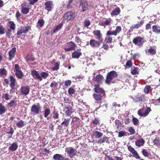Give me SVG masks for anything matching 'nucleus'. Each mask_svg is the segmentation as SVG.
Masks as SVG:
<instances>
[{"label": "nucleus", "instance_id": "57", "mask_svg": "<svg viewBox=\"0 0 160 160\" xmlns=\"http://www.w3.org/2000/svg\"><path fill=\"white\" fill-rule=\"evenodd\" d=\"M68 92L70 95L72 96V94L75 93V91L73 88H70L68 89Z\"/></svg>", "mask_w": 160, "mask_h": 160}, {"label": "nucleus", "instance_id": "48", "mask_svg": "<svg viewBox=\"0 0 160 160\" xmlns=\"http://www.w3.org/2000/svg\"><path fill=\"white\" fill-rule=\"evenodd\" d=\"M26 61L28 62H32L35 60V58L31 56H28L26 58Z\"/></svg>", "mask_w": 160, "mask_h": 160}, {"label": "nucleus", "instance_id": "23", "mask_svg": "<svg viewBox=\"0 0 160 160\" xmlns=\"http://www.w3.org/2000/svg\"><path fill=\"white\" fill-rule=\"evenodd\" d=\"M9 78L10 82V86L12 89L15 86L16 81V78L12 75L9 76Z\"/></svg>", "mask_w": 160, "mask_h": 160}, {"label": "nucleus", "instance_id": "13", "mask_svg": "<svg viewBox=\"0 0 160 160\" xmlns=\"http://www.w3.org/2000/svg\"><path fill=\"white\" fill-rule=\"evenodd\" d=\"M102 42V41H97L95 39H91L90 40L89 44L91 46L92 48H98Z\"/></svg>", "mask_w": 160, "mask_h": 160}, {"label": "nucleus", "instance_id": "44", "mask_svg": "<svg viewBox=\"0 0 160 160\" xmlns=\"http://www.w3.org/2000/svg\"><path fill=\"white\" fill-rule=\"evenodd\" d=\"M151 91V87L150 85H146L144 89V91L145 93L148 94L150 93L149 91Z\"/></svg>", "mask_w": 160, "mask_h": 160}, {"label": "nucleus", "instance_id": "40", "mask_svg": "<svg viewBox=\"0 0 160 160\" xmlns=\"http://www.w3.org/2000/svg\"><path fill=\"white\" fill-rule=\"evenodd\" d=\"M30 9V8L29 7H22L21 12L23 14H27L29 12Z\"/></svg>", "mask_w": 160, "mask_h": 160}, {"label": "nucleus", "instance_id": "20", "mask_svg": "<svg viewBox=\"0 0 160 160\" xmlns=\"http://www.w3.org/2000/svg\"><path fill=\"white\" fill-rule=\"evenodd\" d=\"M144 98V95L138 93L135 95L132 98L135 102H137L140 101H142Z\"/></svg>", "mask_w": 160, "mask_h": 160}, {"label": "nucleus", "instance_id": "14", "mask_svg": "<svg viewBox=\"0 0 160 160\" xmlns=\"http://www.w3.org/2000/svg\"><path fill=\"white\" fill-rule=\"evenodd\" d=\"M144 23L143 20H141L139 23H137L134 24L132 25L130 28L129 31L130 32H132L133 31V29H138L141 27Z\"/></svg>", "mask_w": 160, "mask_h": 160}, {"label": "nucleus", "instance_id": "64", "mask_svg": "<svg viewBox=\"0 0 160 160\" xmlns=\"http://www.w3.org/2000/svg\"><path fill=\"white\" fill-rule=\"evenodd\" d=\"M14 132V131L12 127H11L9 131H8L6 132V133L8 134H10L11 135H13V134Z\"/></svg>", "mask_w": 160, "mask_h": 160}, {"label": "nucleus", "instance_id": "56", "mask_svg": "<svg viewBox=\"0 0 160 160\" xmlns=\"http://www.w3.org/2000/svg\"><path fill=\"white\" fill-rule=\"evenodd\" d=\"M138 67H134V69L131 72V73L132 75H135L138 74Z\"/></svg>", "mask_w": 160, "mask_h": 160}, {"label": "nucleus", "instance_id": "1", "mask_svg": "<svg viewBox=\"0 0 160 160\" xmlns=\"http://www.w3.org/2000/svg\"><path fill=\"white\" fill-rule=\"evenodd\" d=\"M122 30V28L120 26H117L115 30L112 31L110 30L108 31L106 33L107 37L105 41L107 43H111L112 40V38L110 36L113 35L115 36H117Z\"/></svg>", "mask_w": 160, "mask_h": 160}, {"label": "nucleus", "instance_id": "41", "mask_svg": "<svg viewBox=\"0 0 160 160\" xmlns=\"http://www.w3.org/2000/svg\"><path fill=\"white\" fill-rule=\"evenodd\" d=\"M60 63L59 62H56L54 64V66L52 68V70L53 71H57L59 68Z\"/></svg>", "mask_w": 160, "mask_h": 160}, {"label": "nucleus", "instance_id": "21", "mask_svg": "<svg viewBox=\"0 0 160 160\" xmlns=\"http://www.w3.org/2000/svg\"><path fill=\"white\" fill-rule=\"evenodd\" d=\"M92 33L94 36L97 37V39L98 40L102 41V35L100 30H94Z\"/></svg>", "mask_w": 160, "mask_h": 160}, {"label": "nucleus", "instance_id": "24", "mask_svg": "<svg viewBox=\"0 0 160 160\" xmlns=\"http://www.w3.org/2000/svg\"><path fill=\"white\" fill-rule=\"evenodd\" d=\"M16 52V48L13 47L12 48L11 50L9 52L8 59L10 61H11L15 55V53Z\"/></svg>", "mask_w": 160, "mask_h": 160}, {"label": "nucleus", "instance_id": "10", "mask_svg": "<svg viewBox=\"0 0 160 160\" xmlns=\"http://www.w3.org/2000/svg\"><path fill=\"white\" fill-rule=\"evenodd\" d=\"M67 153L71 158H73L76 155L77 150L75 149L73 147H70L66 148Z\"/></svg>", "mask_w": 160, "mask_h": 160}, {"label": "nucleus", "instance_id": "27", "mask_svg": "<svg viewBox=\"0 0 160 160\" xmlns=\"http://www.w3.org/2000/svg\"><path fill=\"white\" fill-rule=\"evenodd\" d=\"M145 143V141L143 138H141L137 140L135 142V145L136 146L140 147L143 146Z\"/></svg>", "mask_w": 160, "mask_h": 160}, {"label": "nucleus", "instance_id": "19", "mask_svg": "<svg viewBox=\"0 0 160 160\" xmlns=\"http://www.w3.org/2000/svg\"><path fill=\"white\" fill-rule=\"evenodd\" d=\"M31 74L35 79H37L39 81H42V78L41 77L38 72L35 70H33L31 72Z\"/></svg>", "mask_w": 160, "mask_h": 160}, {"label": "nucleus", "instance_id": "7", "mask_svg": "<svg viewBox=\"0 0 160 160\" xmlns=\"http://www.w3.org/2000/svg\"><path fill=\"white\" fill-rule=\"evenodd\" d=\"M15 69L16 71L15 74L17 77L19 79H21L23 76L24 75L21 70L18 64L15 65Z\"/></svg>", "mask_w": 160, "mask_h": 160}, {"label": "nucleus", "instance_id": "30", "mask_svg": "<svg viewBox=\"0 0 160 160\" xmlns=\"http://www.w3.org/2000/svg\"><path fill=\"white\" fill-rule=\"evenodd\" d=\"M53 159L54 160H64V157L61 154H56L53 155Z\"/></svg>", "mask_w": 160, "mask_h": 160}, {"label": "nucleus", "instance_id": "47", "mask_svg": "<svg viewBox=\"0 0 160 160\" xmlns=\"http://www.w3.org/2000/svg\"><path fill=\"white\" fill-rule=\"evenodd\" d=\"M44 23L45 22L43 19H39L38 22L37 26H39L40 27H42L44 25Z\"/></svg>", "mask_w": 160, "mask_h": 160}, {"label": "nucleus", "instance_id": "54", "mask_svg": "<svg viewBox=\"0 0 160 160\" xmlns=\"http://www.w3.org/2000/svg\"><path fill=\"white\" fill-rule=\"evenodd\" d=\"M132 65V60H129L127 61L126 63V65H125V68H129L131 67Z\"/></svg>", "mask_w": 160, "mask_h": 160}, {"label": "nucleus", "instance_id": "45", "mask_svg": "<svg viewBox=\"0 0 160 160\" xmlns=\"http://www.w3.org/2000/svg\"><path fill=\"white\" fill-rule=\"evenodd\" d=\"M92 124L95 125H99L100 124L99 119L97 118H95L94 119L92 120L91 125Z\"/></svg>", "mask_w": 160, "mask_h": 160}, {"label": "nucleus", "instance_id": "36", "mask_svg": "<svg viewBox=\"0 0 160 160\" xmlns=\"http://www.w3.org/2000/svg\"><path fill=\"white\" fill-rule=\"evenodd\" d=\"M108 140V137L106 136H104L102 138L99 139L97 142V143L98 144H101L104 142L106 141V142H107Z\"/></svg>", "mask_w": 160, "mask_h": 160}, {"label": "nucleus", "instance_id": "35", "mask_svg": "<svg viewBox=\"0 0 160 160\" xmlns=\"http://www.w3.org/2000/svg\"><path fill=\"white\" fill-rule=\"evenodd\" d=\"M7 110V108L6 107L3 105L2 103H0V115L5 113Z\"/></svg>", "mask_w": 160, "mask_h": 160}, {"label": "nucleus", "instance_id": "51", "mask_svg": "<svg viewBox=\"0 0 160 160\" xmlns=\"http://www.w3.org/2000/svg\"><path fill=\"white\" fill-rule=\"evenodd\" d=\"M142 153L145 157H148L149 156V153L148 152L147 150L146 149H142Z\"/></svg>", "mask_w": 160, "mask_h": 160}, {"label": "nucleus", "instance_id": "59", "mask_svg": "<svg viewBox=\"0 0 160 160\" xmlns=\"http://www.w3.org/2000/svg\"><path fill=\"white\" fill-rule=\"evenodd\" d=\"M16 101H15L13 100H12L10 102L8 103V105L9 107H12L16 105Z\"/></svg>", "mask_w": 160, "mask_h": 160}, {"label": "nucleus", "instance_id": "37", "mask_svg": "<svg viewBox=\"0 0 160 160\" xmlns=\"http://www.w3.org/2000/svg\"><path fill=\"white\" fill-rule=\"evenodd\" d=\"M154 145L158 147H160V138L159 137L156 138L153 141Z\"/></svg>", "mask_w": 160, "mask_h": 160}, {"label": "nucleus", "instance_id": "63", "mask_svg": "<svg viewBox=\"0 0 160 160\" xmlns=\"http://www.w3.org/2000/svg\"><path fill=\"white\" fill-rule=\"evenodd\" d=\"M91 24V22L89 20H87L84 21V24L85 27H88Z\"/></svg>", "mask_w": 160, "mask_h": 160}, {"label": "nucleus", "instance_id": "26", "mask_svg": "<svg viewBox=\"0 0 160 160\" xmlns=\"http://www.w3.org/2000/svg\"><path fill=\"white\" fill-rule=\"evenodd\" d=\"M120 8L117 7L112 11L111 13V15L112 17L117 16L120 13Z\"/></svg>", "mask_w": 160, "mask_h": 160}, {"label": "nucleus", "instance_id": "61", "mask_svg": "<svg viewBox=\"0 0 160 160\" xmlns=\"http://www.w3.org/2000/svg\"><path fill=\"white\" fill-rule=\"evenodd\" d=\"M12 30L10 29H7V31L6 33V37H8V38H10Z\"/></svg>", "mask_w": 160, "mask_h": 160}, {"label": "nucleus", "instance_id": "49", "mask_svg": "<svg viewBox=\"0 0 160 160\" xmlns=\"http://www.w3.org/2000/svg\"><path fill=\"white\" fill-rule=\"evenodd\" d=\"M115 125L116 126L117 128H119L122 125V124L121 122H120L119 120H116L115 121Z\"/></svg>", "mask_w": 160, "mask_h": 160}, {"label": "nucleus", "instance_id": "12", "mask_svg": "<svg viewBox=\"0 0 160 160\" xmlns=\"http://www.w3.org/2000/svg\"><path fill=\"white\" fill-rule=\"evenodd\" d=\"M20 90L22 95L26 96L29 93L30 88L28 86H23L21 87Z\"/></svg>", "mask_w": 160, "mask_h": 160}, {"label": "nucleus", "instance_id": "50", "mask_svg": "<svg viewBox=\"0 0 160 160\" xmlns=\"http://www.w3.org/2000/svg\"><path fill=\"white\" fill-rule=\"evenodd\" d=\"M132 122L135 125H139V120L136 118L134 117L132 119Z\"/></svg>", "mask_w": 160, "mask_h": 160}, {"label": "nucleus", "instance_id": "32", "mask_svg": "<svg viewBox=\"0 0 160 160\" xmlns=\"http://www.w3.org/2000/svg\"><path fill=\"white\" fill-rule=\"evenodd\" d=\"M103 135L102 133L98 131H95L93 132V135L96 138H99L102 137Z\"/></svg>", "mask_w": 160, "mask_h": 160}, {"label": "nucleus", "instance_id": "33", "mask_svg": "<svg viewBox=\"0 0 160 160\" xmlns=\"http://www.w3.org/2000/svg\"><path fill=\"white\" fill-rule=\"evenodd\" d=\"M18 144L15 142L11 145V146L9 148V149L11 151H15L18 149Z\"/></svg>", "mask_w": 160, "mask_h": 160}, {"label": "nucleus", "instance_id": "29", "mask_svg": "<svg viewBox=\"0 0 160 160\" xmlns=\"http://www.w3.org/2000/svg\"><path fill=\"white\" fill-rule=\"evenodd\" d=\"M63 24L61 22L57 25H56L55 27L53 29V32L55 33L57 32L62 27Z\"/></svg>", "mask_w": 160, "mask_h": 160}, {"label": "nucleus", "instance_id": "11", "mask_svg": "<svg viewBox=\"0 0 160 160\" xmlns=\"http://www.w3.org/2000/svg\"><path fill=\"white\" fill-rule=\"evenodd\" d=\"M80 7H81L83 12L88 9L89 5L88 2L85 0H81L80 2Z\"/></svg>", "mask_w": 160, "mask_h": 160}, {"label": "nucleus", "instance_id": "25", "mask_svg": "<svg viewBox=\"0 0 160 160\" xmlns=\"http://www.w3.org/2000/svg\"><path fill=\"white\" fill-rule=\"evenodd\" d=\"M103 79L104 78L103 76L101 74H99L97 75L94 78L93 80L94 81L98 83H101Z\"/></svg>", "mask_w": 160, "mask_h": 160}, {"label": "nucleus", "instance_id": "5", "mask_svg": "<svg viewBox=\"0 0 160 160\" xmlns=\"http://www.w3.org/2000/svg\"><path fill=\"white\" fill-rule=\"evenodd\" d=\"M151 111V108L149 107H147L146 109L145 110L143 108L139 109L138 112V114L141 117H146Z\"/></svg>", "mask_w": 160, "mask_h": 160}, {"label": "nucleus", "instance_id": "17", "mask_svg": "<svg viewBox=\"0 0 160 160\" xmlns=\"http://www.w3.org/2000/svg\"><path fill=\"white\" fill-rule=\"evenodd\" d=\"M65 109H66L65 113L67 116H70L73 113V109L72 106L68 104L65 106Z\"/></svg>", "mask_w": 160, "mask_h": 160}, {"label": "nucleus", "instance_id": "38", "mask_svg": "<svg viewBox=\"0 0 160 160\" xmlns=\"http://www.w3.org/2000/svg\"><path fill=\"white\" fill-rule=\"evenodd\" d=\"M51 112L49 108H46L43 113V115L44 118H47L48 116L50 114Z\"/></svg>", "mask_w": 160, "mask_h": 160}, {"label": "nucleus", "instance_id": "43", "mask_svg": "<svg viewBox=\"0 0 160 160\" xmlns=\"http://www.w3.org/2000/svg\"><path fill=\"white\" fill-rule=\"evenodd\" d=\"M10 29L13 30H14L16 28V25L13 21H10L9 22Z\"/></svg>", "mask_w": 160, "mask_h": 160}, {"label": "nucleus", "instance_id": "4", "mask_svg": "<svg viewBox=\"0 0 160 160\" xmlns=\"http://www.w3.org/2000/svg\"><path fill=\"white\" fill-rule=\"evenodd\" d=\"M132 43L135 45L139 47H142L144 43L146 42L144 37L140 36H137L132 40Z\"/></svg>", "mask_w": 160, "mask_h": 160}, {"label": "nucleus", "instance_id": "58", "mask_svg": "<svg viewBox=\"0 0 160 160\" xmlns=\"http://www.w3.org/2000/svg\"><path fill=\"white\" fill-rule=\"evenodd\" d=\"M5 28L3 25L0 26V34H3L5 33Z\"/></svg>", "mask_w": 160, "mask_h": 160}, {"label": "nucleus", "instance_id": "62", "mask_svg": "<svg viewBox=\"0 0 160 160\" xmlns=\"http://www.w3.org/2000/svg\"><path fill=\"white\" fill-rule=\"evenodd\" d=\"M72 82L71 80H68L65 82L64 86L66 88L68 87L71 84Z\"/></svg>", "mask_w": 160, "mask_h": 160}, {"label": "nucleus", "instance_id": "6", "mask_svg": "<svg viewBox=\"0 0 160 160\" xmlns=\"http://www.w3.org/2000/svg\"><path fill=\"white\" fill-rule=\"evenodd\" d=\"M66 48H64L65 52H70L74 50L76 47V44L73 42L71 41L67 43L66 46Z\"/></svg>", "mask_w": 160, "mask_h": 160}, {"label": "nucleus", "instance_id": "18", "mask_svg": "<svg viewBox=\"0 0 160 160\" xmlns=\"http://www.w3.org/2000/svg\"><path fill=\"white\" fill-rule=\"evenodd\" d=\"M44 5L45 9L48 11H51L53 7V1H47L44 3Z\"/></svg>", "mask_w": 160, "mask_h": 160}, {"label": "nucleus", "instance_id": "46", "mask_svg": "<svg viewBox=\"0 0 160 160\" xmlns=\"http://www.w3.org/2000/svg\"><path fill=\"white\" fill-rule=\"evenodd\" d=\"M53 118L55 119H57L59 118V114L58 111L56 110H54L53 111Z\"/></svg>", "mask_w": 160, "mask_h": 160}, {"label": "nucleus", "instance_id": "42", "mask_svg": "<svg viewBox=\"0 0 160 160\" xmlns=\"http://www.w3.org/2000/svg\"><path fill=\"white\" fill-rule=\"evenodd\" d=\"M7 74V71L4 68H1L0 69V77L5 76Z\"/></svg>", "mask_w": 160, "mask_h": 160}, {"label": "nucleus", "instance_id": "22", "mask_svg": "<svg viewBox=\"0 0 160 160\" xmlns=\"http://www.w3.org/2000/svg\"><path fill=\"white\" fill-rule=\"evenodd\" d=\"M81 49H78L77 50L74 51L72 53V57L73 58L78 59L82 55V53L80 51Z\"/></svg>", "mask_w": 160, "mask_h": 160}, {"label": "nucleus", "instance_id": "34", "mask_svg": "<svg viewBox=\"0 0 160 160\" xmlns=\"http://www.w3.org/2000/svg\"><path fill=\"white\" fill-rule=\"evenodd\" d=\"M70 120L71 118H65L64 121L61 123V124L63 125L64 126L66 127H67L69 125Z\"/></svg>", "mask_w": 160, "mask_h": 160}, {"label": "nucleus", "instance_id": "2", "mask_svg": "<svg viewBox=\"0 0 160 160\" xmlns=\"http://www.w3.org/2000/svg\"><path fill=\"white\" fill-rule=\"evenodd\" d=\"M117 72L114 71H112L108 73L105 80L106 83L109 84L113 78L118 76Z\"/></svg>", "mask_w": 160, "mask_h": 160}, {"label": "nucleus", "instance_id": "28", "mask_svg": "<svg viewBox=\"0 0 160 160\" xmlns=\"http://www.w3.org/2000/svg\"><path fill=\"white\" fill-rule=\"evenodd\" d=\"M102 94L99 93H94L93 94L92 96L94 99L98 101H101L102 98Z\"/></svg>", "mask_w": 160, "mask_h": 160}, {"label": "nucleus", "instance_id": "31", "mask_svg": "<svg viewBox=\"0 0 160 160\" xmlns=\"http://www.w3.org/2000/svg\"><path fill=\"white\" fill-rule=\"evenodd\" d=\"M160 27L157 25H154L152 26V29L153 32L157 34L160 33Z\"/></svg>", "mask_w": 160, "mask_h": 160}, {"label": "nucleus", "instance_id": "3", "mask_svg": "<svg viewBox=\"0 0 160 160\" xmlns=\"http://www.w3.org/2000/svg\"><path fill=\"white\" fill-rule=\"evenodd\" d=\"M75 17L76 14L75 12L70 11L65 13L62 17V19L63 20L66 21L67 22H68L72 21Z\"/></svg>", "mask_w": 160, "mask_h": 160}, {"label": "nucleus", "instance_id": "55", "mask_svg": "<svg viewBox=\"0 0 160 160\" xmlns=\"http://www.w3.org/2000/svg\"><path fill=\"white\" fill-rule=\"evenodd\" d=\"M128 131L130 132L131 135L134 134L136 132L134 128L132 127H130L128 129Z\"/></svg>", "mask_w": 160, "mask_h": 160}, {"label": "nucleus", "instance_id": "8", "mask_svg": "<svg viewBox=\"0 0 160 160\" xmlns=\"http://www.w3.org/2000/svg\"><path fill=\"white\" fill-rule=\"evenodd\" d=\"M31 28V27L29 26H28L25 27L21 26L20 28H18V30L17 33V35H20L23 33H26Z\"/></svg>", "mask_w": 160, "mask_h": 160}, {"label": "nucleus", "instance_id": "60", "mask_svg": "<svg viewBox=\"0 0 160 160\" xmlns=\"http://www.w3.org/2000/svg\"><path fill=\"white\" fill-rule=\"evenodd\" d=\"M148 52L152 55H154L156 53V51L153 49L150 48L148 50Z\"/></svg>", "mask_w": 160, "mask_h": 160}, {"label": "nucleus", "instance_id": "9", "mask_svg": "<svg viewBox=\"0 0 160 160\" xmlns=\"http://www.w3.org/2000/svg\"><path fill=\"white\" fill-rule=\"evenodd\" d=\"M31 112L36 115L39 114L41 112V107L39 104H34L31 107Z\"/></svg>", "mask_w": 160, "mask_h": 160}, {"label": "nucleus", "instance_id": "15", "mask_svg": "<svg viewBox=\"0 0 160 160\" xmlns=\"http://www.w3.org/2000/svg\"><path fill=\"white\" fill-rule=\"evenodd\" d=\"M128 150L132 154L133 156L137 159H140V156L138 155L137 152L131 146H128Z\"/></svg>", "mask_w": 160, "mask_h": 160}, {"label": "nucleus", "instance_id": "53", "mask_svg": "<svg viewBox=\"0 0 160 160\" xmlns=\"http://www.w3.org/2000/svg\"><path fill=\"white\" fill-rule=\"evenodd\" d=\"M105 26L110 25L112 22V20L111 18H109L105 21Z\"/></svg>", "mask_w": 160, "mask_h": 160}, {"label": "nucleus", "instance_id": "16", "mask_svg": "<svg viewBox=\"0 0 160 160\" xmlns=\"http://www.w3.org/2000/svg\"><path fill=\"white\" fill-rule=\"evenodd\" d=\"M93 90L95 92L97 93L103 94L105 93V91L102 88H100L99 84H95L94 85Z\"/></svg>", "mask_w": 160, "mask_h": 160}, {"label": "nucleus", "instance_id": "39", "mask_svg": "<svg viewBox=\"0 0 160 160\" xmlns=\"http://www.w3.org/2000/svg\"><path fill=\"white\" fill-rule=\"evenodd\" d=\"M26 124L22 120L16 123L17 126L18 128H22L23 126L25 125Z\"/></svg>", "mask_w": 160, "mask_h": 160}, {"label": "nucleus", "instance_id": "52", "mask_svg": "<svg viewBox=\"0 0 160 160\" xmlns=\"http://www.w3.org/2000/svg\"><path fill=\"white\" fill-rule=\"evenodd\" d=\"M40 75L41 77H42V79L43 78L44 79H46L48 76L49 74L47 72H42L41 73Z\"/></svg>", "mask_w": 160, "mask_h": 160}]
</instances>
